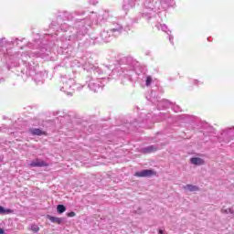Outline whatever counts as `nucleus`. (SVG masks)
Masks as SVG:
<instances>
[{
  "label": "nucleus",
  "instance_id": "6e6552de",
  "mask_svg": "<svg viewBox=\"0 0 234 234\" xmlns=\"http://www.w3.org/2000/svg\"><path fill=\"white\" fill-rule=\"evenodd\" d=\"M101 39L104 42V43H109V41H111V39H112V32H111L110 30H104L101 33Z\"/></svg>",
  "mask_w": 234,
  "mask_h": 234
},
{
  "label": "nucleus",
  "instance_id": "9b49d317",
  "mask_svg": "<svg viewBox=\"0 0 234 234\" xmlns=\"http://www.w3.org/2000/svg\"><path fill=\"white\" fill-rule=\"evenodd\" d=\"M158 30H162V32H165V34H167L169 36V41L172 45H174L173 43V36L170 35L171 34V31L170 30H167V27L165 26V24H159L156 26Z\"/></svg>",
  "mask_w": 234,
  "mask_h": 234
},
{
  "label": "nucleus",
  "instance_id": "20e7f679",
  "mask_svg": "<svg viewBox=\"0 0 234 234\" xmlns=\"http://www.w3.org/2000/svg\"><path fill=\"white\" fill-rule=\"evenodd\" d=\"M105 81H107V79L103 77L94 78L88 76L86 78V84L88 85L90 90H92L93 92H98V90L103 89V87H105Z\"/></svg>",
  "mask_w": 234,
  "mask_h": 234
},
{
  "label": "nucleus",
  "instance_id": "1a4fd4ad",
  "mask_svg": "<svg viewBox=\"0 0 234 234\" xmlns=\"http://www.w3.org/2000/svg\"><path fill=\"white\" fill-rule=\"evenodd\" d=\"M153 175H154V171L149 169L142 170L140 172L135 173V176H138L139 178L153 176Z\"/></svg>",
  "mask_w": 234,
  "mask_h": 234
},
{
  "label": "nucleus",
  "instance_id": "ddd939ff",
  "mask_svg": "<svg viewBox=\"0 0 234 234\" xmlns=\"http://www.w3.org/2000/svg\"><path fill=\"white\" fill-rule=\"evenodd\" d=\"M84 70H87L88 72L92 70L94 72V74H96V72H98V69L96 68V66L94 64H92V62H90V60H88L84 63Z\"/></svg>",
  "mask_w": 234,
  "mask_h": 234
},
{
  "label": "nucleus",
  "instance_id": "b1692460",
  "mask_svg": "<svg viewBox=\"0 0 234 234\" xmlns=\"http://www.w3.org/2000/svg\"><path fill=\"white\" fill-rule=\"evenodd\" d=\"M221 211H222V213H226L227 215L229 213H230V214L234 213L233 208H227V209L226 208H222Z\"/></svg>",
  "mask_w": 234,
  "mask_h": 234
},
{
  "label": "nucleus",
  "instance_id": "39448f33",
  "mask_svg": "<svg viewBox=\"0 0 234 234\" xmlns=\"http://www.w3.org/2000/svg\"><path fill=\"white\" fill-rule=\"evenodd\" d=\"M22 40H19L17 38H15L12 41L6 40L5 37L0 38V52L2 54H8L9 48H12L14 45L19 46V43H21Z\"/></svg>",
  "mask_w": 234,
  "mask_h": 234
},
{
  "label": "nucleus",
  "instance_id": "f03ea898",
  "mask_svg": "<svg viewBox=\"0 0 234 234\" xmlns=\"http://www.w3.org/2000/svg\"><path fill=\"white\" fill-rule=\"evenodd\" d=\"M153 0H144V6L148 8V10H167L169 6H173L175 5V0H154V4L152 2Z\"/></svg>",
  "mask_w": 234,
  "mask_h": 234
},
{
  "label": "nucleus",
  "instance_id": "72a5a7b5",
  "mask_svg": "<svg viewBox=\"0 0 234 234\" xmlns=\"http://www.w3.org/2000/svg\"><path fill=\"white\" fill-rule=\"evenodd\" d=\"M92 17H96V14H93V15H92Z\"/></svg>",
  "mask_w": 234,
  "mask_h": 234
},
{
  "label": "nucleus",
  "instance_id": "9d476101",
  "mask_svg": "<svg viewBox=\"0 0 234 234\" xmlns=\"http://www.w3.org/2000/svg\"><path fill=\"white\" fill-rule=\"evenodd\" d=\"M136 6V0H124L122 8L125 11L131 10V8H134Z\"/></svg>",
  "mask_w": 234,
  "mask_h": 234
},
{
  "label": "nucleus",
  "instance_id": "a878e982",
  "mask_svg": "<svg viewBox=\"0 0 234 234\" xmlns=\"http://www.w3.org/2000/svg\"><path fill=\"white\" fill-rule=\"evenodd\" d=\"M31 230L34 231V233H37V231H39V227L37 225H32Z\"/></svg>",
  "mask_w": 234,
  "mask_h": 234
},
{
  "label": "nucleus",
  "instance_id": "6ab92c4d",
  "mask_svg": "<svg viewBox=\"0 0 234 234\" xmlns=\"http://www.w3.org/2000/svg\"><path fill=\"white\" fill-rule=\"evenodd\" d=\"M48 218L53 224H62L63 223V218H56V217H53V216H48Z\"/></svg>",
  "mask_w": 234,
  "mask_h": 234
},
{
  "label": "nucleus",
  "instance_id": "2f4dec72",
  "mask_svg": "<svg viewBox=\"0 0 234 234\" xmlns=\"http://www.w3.org/2000/svg\"><path fill=\"white\" fill-rule=\"evenodd\" d=\"M159 234H165V233H164V230L159 229Z\"/></svg>",
  "mask_w": 234,
  "mask_h": 234
},
{
  "label": "nucleus",
  "instance_id": "2eb2a0df",
  "mask_svg": "<svg viewBox=\"0 0 234 234\" xmlns=\"http://www.w3.org/2000/svg\"><path fill=\"white\" fill-rule=\"evenodd\" d=\"M28 132L33 136H43V134H45V132L39 128H31Z\"/></svg>",
  "mask_w": 234,
  "mask_h": 234
},
{
  "label": "nucleus",
  "instance_id": "7ed1b4c3",
  "mask_svg": "<svg viewBox=\"0 0 234 234\" xmlns=\"http://www.w3.org/2000/svg\"><path fill=\"white\" fill-rule=\"evenodd\" d=\"M62 86H60V90L62 92H66L68 96H72V93L74 90H80L83 89V86H80V84H76V80L72 78H63L61 80Z\"/></svg>",
  "mask_w": 234,
  "mask_h": 234
},
{
  "label": "nucleus",
  "instance_id": "473e14b6",
  "mask_svg": "<svg viewBox=\"0 0 234 234\" xmlns=\"http://www.w3.org/2000/svg\"><path fill=\"white\" fill-rule=\"evenodd\" d=\"M198 84V80H194V85H197Z\"/></svg>",
  "mask_w": 234,
  "mask_h": 234
},
{
  "label": "nucleus",
  "instance_id": "423d86ee",
  "mask_svg": "<svg viewBox=\"0 0 234 234\" xmlns=\"http://www.w3.org/2000/svg\"><path fill=\"white\" fill-rule=\"evenodd\" d=\"M124 75L129 78L130 81H136L138 77L134 76H141L142 75V68L136 66L133 68V69H127V68H124Z\"/></svg>",
  "mask_w": 234,
  "mask_h": 234
},
{
  "label": "nucleus",
  "instance_id": "0eeeda50",
  "mask_svg": "<svg viewBox=\"0 0 234 234\" xmlns=\"http://www.w3.org/2000/svg\"><path fill=\"white\" fill-rule=\"evenodd\" d=\"M28 167H48V163L42 159L37 158L30 162Z\"/></svg>",
  "mask_w": 234,
  "mask_h": 234
},
{
  "label": "nucleus",
  "instance_id": "f257e3e1",
  "mask_svg": "<svg viewBox=\"0 0 234 234\" xmlns=\"http://www.w3.org/2000/svg\"><path fill=\"white\" fill-rule=\"evenodd\" d=\"M107 13H103L101 15L97 16V20H90L89 18H85L83 20H80L79 23H77V32L74 36L75 39L79 41V39H81L83 36H86L87 32H89V27L92 23H101V21H105L107 19Z\"/></svg>",
  "mask_w": 234,
  "mask_h": 234
},
{
  "label": "nucleus",
  "instance_id": "f8f14e48",
  "mask_svg": "<svg viewBox=\"0 0 234 234\" xmlns=\"http://www.w3.org/2000/svg\"><path fill=\"white\" fill-rule=\"evenodd\" d=\"M122 27L120 24H114L113 27L110 29V32L112 33V36H120L122 34Z\"/></svg>",
  "mask_w": 234,
  "mask_h": 234
},
{
  "label": "nucleus",
  "instance_id": "4468645a",
  "mask_svg": "<svg viewBox=\"0 0 234 234\" xmlns=\"http://www.w3.org/2000/svg\"><path fill=\"white\" fill-rule=\"evenodd\" d=\"M157 107L158 109H167L169 107H171V101H167V100H162L157 101Z\"/></svg>",
  "mask_w": 234,
  "mask_h": 234
},
{
  "label": "nucleus",
  "instance_id": "393cba45",
  "mask_svg": "<svg viewBox=\"0 0 234 234\" xmlns=\"http://www.w3.org/2000/svg\"><path fill=\"white\" fill-rule=\"evenodd\" d=\"M172 109L175 112H180V111H182V109L178 105L172 106Z\"/></svg>",
  "mask_w": 234,
  "mask_h": 234
},
{
  "label": "nucleus",
  "instance_id": "412c9836",
  "mask_svg": "<svg viewBox=\"0 0 234 234\" xmlns=\"http://www.w3.org/2000/svg\"><path fill=\"white\" fill-rule=\"evenodd\" d=\"M142 80H145L146 87H150L151 83H153V77L151 76H145L144 74H143Z\"/></svg>",
  "mask_w": 234,
  "mask_h": 234
},
{
  "label": "nucleus",
  "instance_id": "4be33fe9",
  "mask_svg": "<svg viewBox=\"0 0 234 234\" xmlns=\"http://www.w3.org/2000/svg\"><path fill=\"white\" fill-rule=\"evenodd\" d=\"M57 211L59 214L65 213V211H67V207H65V206H63V205H58L57 206Z\"/></svg>",
  "mask_w": 234,
  "mask_h": 234
},
{
  "label": "nucleus",
  "instance_id": "a211bd4d",
  "mask_svg": "<svg viewBox=\"0 0 234 234\" xmlns=\"http://www.w3.org/2000/svg\"><path fill=\"white\" fill-rule=\"evenodd\" d=\"M191 164H193L194 165H204L206 164V162L204 161V159L200 158V157H192L190 159Z\"/></svg>",
  "mask_w": 234,
  "mask_h": 234
},
{
  "label": "nucleus",
  "instance_id": "7c9ffc66",
  "mask_svg": "<svg viewBox=\"0 0 234 234\" xmlns=\"http://www.w3.org/2000/svg\"><path fill=\"white\" fill-rule=\"evenodd\" d=\"M0 234H5V229L0 228Z\"/></svg>",
  "mask_w": 234,
  "mask_h": 234
},
{
  "label": "nucleus",
  "instance_id": "aec40b11",
  "mask_svg": "<svg viewBox=\"0 0 234 234\" xmlns=\"http://www.w3.org/2000/svg\"><path fill=\"white\" fill-rule=\"evenodd\" d=\"M34 80L37 85H39V83H43V73H37Z\"/></svg>",
  "mask_w": 234,
  "mask_h": 234
},
{
  "label": "nucleus",
  "instance_id": "c85d7f7f",
  "mask_svg": "<svg viewBox=\"0 0 234 234\" xmlns=\"http://www.w3.org/2000/svg\"><path fill=\"white\" fill-rule=\"evenodd\" d=\"M143 16H148V17H151L153 13H143Z\"/></svg>",
  "mask_w": 234,
  "mask_h": 234
},
{
  "label": "nucleus",
  "instance_id": "bb28decb",
  "mask_svg": "<svg viewBox=\"0 0 234 234\" xmlns=\"http://www.w3.org/2000/svg\"><path fill=\"white\" fill-rule=\"evenodd\" d=\"M231 133V128H227L226 130L223 131V134H230Z\"/></svg>",
  "mask_w": 234,
  "mask_h": 234
},
{
  "label": "nucleus",
  "instance_id": "c756f323",
  "mask_svg": "<svg viewBox=\"0 0 234 234\" xmlns=\"http://www.w3.org/2000/svg\"><path fill=\"white\" fill-rule=\"evenodd\" d=\"M22 61H27V59H25V56L24 55H21V58H20Z\"/></svg>",
  "mask_w": 234,
  "mask_h": 234
},
{
  "label": "nucleus",
  "instance_id": "cd10ccee",
  "mask_svg": "<svg viewBox=\"0 0 234 234\" xmlns=\"http://www.w3.org/2000/svg\"><path fill=\"white\" fill-rule=\"evenodd\" d=\"M68 217H70V218L76 217V213L75 212H69V213H68Z\"/></svg>",
  "mask_w": 234,
  "mask_h": 234
},
{
  "label": "nucleus",
  "instance_id": "f3484780",
  "mask_svg": "<svg viewBox=\"0 0 234 234\" xmlns=\"http://www.w3.org/2000/svg\"><path fill=\"white\" fill-rule=\"evenodd\" d=\"M154 151H158V146L150 145L142 149V152L144 153V154H147L149 153H154Z\"/></svg>",
  "mask_w": 234,
  "mask_h": 234
},
{
  "label": "nucleus",
  "instance_id": "5701e85b",
  "mask_svg": "<svg viewBox=\"0 0 234 234\" xmlns=\"http://www.w3.org/2000/svg\"><path fill=\"white\" fill-rule=\"evenodd\" d=\"M8 213H12V210L5 209L4 207L0 206V215H8Z\"/></svg>",
  "mask_w": 234,
  "mask_h": 234
},
{
  "label": "nucleus",
  "instance_id": "dca6fc26",
  "mask_svg": "<svg viewBox=\"0 0 234 234\" xmlns=\"http://www.w3.org/2000/svg\"><path fill=\"white\" fill-rule=\"evenodd\" d=\"M183 189H185V191H189L190 193H195L196 191H200V187H198L195 185H186L183 186Z\"/></svg>",
  "mask_w": 234,
  "mask_h": 234
}]
</instances>
